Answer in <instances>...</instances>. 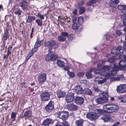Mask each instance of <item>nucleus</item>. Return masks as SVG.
Listing matches in <instances>:
<instances>
[{
	"label": "nucleus",
	"mask_w": 126,
	"mask_h": 126,
	"mask_svg": "<svg viewBox=\"0 0 126 126\" xmlns=\"http://www.w3.org/2000/svg\"><path fill=\"white\" fill-rule=\"evenodd\" d=\"M111 73L108 70H106L102 73V75L106 76L107 78H110L112 77L116 73V71L118 70H126V60H121L119 62L118 64L117 65L115 64L113 67L111 69Z\"/></svg>",
	"instance_id": "nucleus-1"
},
{
	"label": "nucleus",
	"mask_w": 126,
	"mask_h": 126,
	"mask_svg": "<svg viewBox=\"0 0 126 126\" xmlns=\"http://www.w3.org/2000/svg\"><path fill=\"white\" fill-rule=\"evenodd\" d=\"M104 110L101 109L96 110V113H95L99 115L100 114L105 115L108 113L116 112L119 109V107L117 105H113L110 104H108L104 105Z\"/></svg>",
	"instance_id": "nucleus-2"
},
{
	"label": "nucleus",
	"mask_w": 126,
	"mask_h": 126,
	"mask_svg": "<svg viewBox=\"0 0 126 126\" xmlns=\"http://www.w3.org/2000/svg\"><path fill=\"white\" fill-rule=\"evenodd\" d=\"M112 68V67H111V66H104L103 67V71H102V72H101L100 73V75L101 76H105V78L107 79H110L111 78L112 80L113 81H119L120 79V77H118V76L116 77H114V76L115 75H117L116 74H117V72L118 71H116V73H115V74L113 75L112 77L110 78H107L106 77V76L103 75H102L101 73L102 72L105 71H106V70H108L110 72V73H111V69Z\"/></svg>",
	"instance_id": "nucleus-3"
},
{
	"label": "nucleus",
	"mask_w": 126,
	"mask_h": 126,
	"mask_svg": "<svg viewBox=\"0 0 126 126\" xmlns=\"http://www.w3.org/2000/svg\"><path fill=\"white\" fill-rule=\"evenodd\" d=\"M103 96L98 98L95 100V102L97 104H101L107 102L108 100V98L106 96L107 94L106 93L102 94Z\"/></svg>",
	"instance_id": "nucleus-4"
},
{
	"label": "nucleus",
	"mask_w": 126,
	"mask_h": 126,
	"mask_svg": "<svg viewBox=\"0 0 126 126\" xmlns=\"http://www.w3.org/2000/svg\"><path fill=\"white\" fill-rule=\"evenodd\" d=\"M57 114L58 117L63 120L66 119L69 116L68 112L64 111H59L57 112Z\"/></svg>",
	"instance_id": "nucleus-5"
},
{
	"label": "nucleus",
	"mask_w": 126,
	"mask_h": 126,
	"mask_svg": "<svg viewBox=\"0 0 126 126\" xmlns=\"http://www.w3.org/2000/svg\"><path fill=\"white\" fill-rule=\"evenodd\" d=\"M46 46L49 47L48 51L49 52L52 50V47H54L55 48L57 47V44L56 42L54 40H51L48 42H46L45 43Z\"/></svg>",
	"instance_id": "nucleus-6"
},
{
	"label": "nucleus",
	"mask_w": 126,
	"mask_h": 126,
	"mask_svg": "<svg viewBox=\"0 0 126 126\" xmlns=\"http://www.w3.org/2000/svg\"><path fill=\"white\" fill-rule=\"evenodd\" d=\"M118 93H123L126 92V84H120L117 86L116 89Z\"/></svg>",
	"instance_id": "nucleus-7"
},
{
	"label": "nucleus",
	"mask_w": 126,
	"mask_h": 126,
	"mask_svg": "<svg viewBox=\"0 0 126 126\" xmlns=\"http://www.w3.org/2000/svg\"><path fill=\"white\" fill-rule=\"evenodd\" d=\"M99 117V115L94 112H89L86 114V118L92 120L96 119Z\"/></svg>",
	"instance_id": "nucleus-8"
},
{
	"label": "nucleus",
	"mask_w": 126,
	"mask_h": 126,
	"mask_svg": "<svg viewBox=\"0 0 126 126\" xmlns=\"http://www.w3.org/2000/svg\"><path fill=\"white\" fill-rule=\"evenodd\" d=\"M57 56L54 54L52 52H50L46 55V60L47 61L50 60L53 61L57 58Z\"/></svg>",
	"instance_id": "nucleus-9"
},
{
	"label": "nucleus",
	"mask_w": 126,
	"mask_h": 126,
	"mask_svg": "<svg viewBox=\"0 0 126 126\" xmlns=\"http://www.w3.org/2000/svg\"><path fill=\"white\" fill-rule=\"evenodd\" d=\"M40 96L41 100L43 101H47L50 98L49 94L47 92H44L42 93Z\"/></svg>",
	"instance_id": "nucleus-10"
},
{
	"label": "nucleus",
	"mask_w": 126,
	"mask_h": 126,
	"mask_svg": "<svg viewBox=\"0 0 126 126\" xmlns=\"http://www.w3.org/2000/svg\"><path fill=\"white\" fill-rule=\"evenodd\" d=\"M68 33L66 32H63L61 33V35L58 37V40L60 42L64 41L66 38L68 37Z\"/></svg>",
	"instance_id": "nucleus-11"
},
{
	"label": "nucleus",
	"mask_w": 126,
	"mask_h": 126,
	"mask_svg": "<svg viewBox=\"0 0 126 126\" xmlns=\"http://www.w3.org/2000/svg\"><path fill=\"white\" fill-rule=\"evenodd\" d=\"M101 64H98L97 65V67L98 68L97 69H95L93 68L90 69V72H94L95 74H100L101 72L103 71L102 69L101 72L100 73V69L101 68Z\"/></svg>",
	"instance_id": "nucleus-12"
},
{
	"label": "nucleus",
	"mask_w": 126,
	"mask_h": 126,
	"mask_svg": "<svg viewBox=\"0 0 126 126\" xmlns=\"http://www.w3.org/2000/svg\"><path fill=\"white\" fill-rule=\"evenodd\" d=\"M74 96L73 93H69L66 95L65 97L66 101L67 103H70L73 100Z\"/></svg>",
	"instance_id": "nucleus-13"
},
{
	"label": "nucleus",
	"mask_w": 126,
	"mask_h": 126,
	"mask_svg": "<svg viewBox=\"0 0 126 126\" xmlns=\"http://www.w3.org/2000/svg\"><path fill=\"white\" fill-rule=\"evenodd\" d=\"M54 108L53 103L50 102L45 107L46 110L48 112H51Z\"/></svg>",
	"instance_id": "nucleus-14"
},
{
	"label": "nucleus",
	"mask_w": 126,
	"mask_h": 126,
	"mask_svg": "<svg viewBox=\"0 0 126 126\" xmlns=\"http://www.w3.org/2000/svg\"><path fill=\"white\" fill-rule=\"evenodd\" d=\"M46 76L45 74L43 73L39 75L38 77V81L40 83L44 82L46 80Z\"/></svg>",
	"instance_id": "nucleus-15"
},
{
	"label": "nucleus",
	"mask_w": 126,
	"mask_h": 126,
	"mask_svg": "<svg viewBox=\"0 0 126 126\" xmlns=\"http://www.w3.org/2000/svg\"><path fill=\"white\" fill-rule=\"evenodd\" d=\"M111 53L112 54H115L116 56L117 57H118V58L119 59H121L122 58L123 56V55L122 54H118V52L117 50V48L116 47H113L111 49Z\"/></svg>",
	"instance_id": "nucleus-16"
},
{
	"label": "nucleus",
	"mask_w": 126,
	"mask_h": 126,
	"mask_svg": "<svg viewBox=\"0 0 126 126\" xmlns=\"http://www.w3.org/2000/svg\"><path fill=\"white\" fill-rule=\"evenodd\" d=\"M75 103L78 105H81L83 103L84 99L81 97L77 96L75 99Z\"/></svg>",
	"instance_id": "nucleus-17"
},
{
	"label": "nucleus",
	"mask_w": 126,
	"mask_h": 126,
	"mask_svg": "<svg viewBox=\"0 0 126 126\" xmlns=\"http://www.w3.org/2000/svg\"><path fill=\"white\" fill-rule=\"evenodd\" d=\"M107 79L105 77L103 79L101 77H96L94 81L96 83H98V84H101L106 82Z\"/></svg>",
	"instance_id": "nucleus-18"
},
{
	"label": "nucleus",
	"mask_w": 126,
	"mask_h": 126,
	"mask_svg": "<svg viewBox=\"0 0 126 126\" xmlns=\"http://www.w3.org/2000/svg\"><path fill=\"white\" fill-rule=\"evenodd\" d=\"M53 121L51 119L47 118L44 120L43 123V125L45 126H48L49 125L53 124Z\"/></svg>",
	"instance_id": "nucleus-19"
},
{
	"label": "nucleus",
	"mask_w": 126,
	"mask_h": 126,
	"mask_svg": "<svg viewBox=\"0 0 126 126\" xmlns=\"http://www.w3.org/2000/svg\"><path fill=\"white\" fill-rule=\"evenodd\" d=\"M27 2L26 0H22L20 3L19 5L22 9H26L27 6Z\"/></svg>",
	"instance_id": "nucleus-20"
},
{
	"label": "nucleus",
	"mask_w": 126,
	"mask_h": 126,
	"mask_svg": "<svg viewBox=\"0 0 126 126\" xmlns=\"http://www.w3.org/2000/svg\"><path fill=\"white\" fill-rule=\"evenodd\" d=\"M119 2L118 0H111L109 2V5L113 7H115Z\"/></svg>",
	"instance_id": "nucleus-21"
},
{
	"label": "nucleus",
	"mask_w": 126,
	"mask_h": 126,
	"mask_svg": "<svg viewBox=\"0 0 126 126\" xmlns=\"http://www.w3.org/2000/svg\"><path fill=\"white\" fill-rule=\"evenodd\" d=\"M67 107L69 109L72 110H76L78 109V107L77 106L73 104L67 105Z\"/></svg>",
	"instance_id": "nucleus-22"
},
{
	"label": "nucleus",
	"mask_w": 126,
	"mask_h": 126,
	"mask_svg": "<svg viewBox=\"0 0 126 126\" xmlns=\"http://www.w3.org/2000/svg\"><path fill=\"white\" fill-rule=\"evenodd\" d=\"M75 89L76 92L77 94H81L83 93V91L82 88L79 85L76 86Z\"/></svg>",
	"instance_id": "nucleus-23"
},
{
	"label": "nucleus",
	"mask_w": 126,
	"mask_h": 126,
	"mask_svg": "<svg viewBox=\"0 0 126 126\" xmlns=\"http://www.w3.org/2000/svg\"><path fill=\"white\" fill-rule=\"evenodd\" d=\"M109 113L107 112V113L104 115L105 116L102 117L101 119L103 120L105 122L109 121L110 120V117L109 116Z\"/></svg>",
	"instance_id": "nucleus-24"
},
{
	"label": "nucleus",
	"mask_w": 126,
	"mask_h": 126,
	"mask_svg": "<svg viewBox=\"0 0 126 126\" xmlns=\"http://www.w3.org/2000/svg\"><path fill=\"white\" fill-rule=\"evenodd\" d=\"M84 120L82 119H80L76 121L75 123L77 126H83Z\"/></svg>",
	"instance_id": "nucleus-25"
},
{
	"label": "nucleus",
	"mask_w": 126,
	"mask_h": 126,
	"mask_svg": "<svg viewBox=\"0 0 126 126\" xmlns=\"http://www.w3.org/2000/svg\"><path fill=\"white\" fill-rule=\"evenodd\" d=\"M83 92L85 94L87 95H90L92 93V91L91 90L88 88L84 89L83 91Z\"/></svg>",
	"instance_id": "nucleus-26"
},
{
	"label": "nucleus",
	"mask_w": 126,
	"mask_h": 126,
	"mask_svg": "<svg viewBox=\"0 0 126 126\" xmlns=\"http://www.w3.org/2000/svg\"><path fill=\"white\" fill-rule=\"evenodd\" d=\"M57 95L58 97L59 98H60L64 97L65 95V94L64 92L60 91L57 93Z\"/></svg>",
	"instance_id": "nucleus-27"
},
{
	"label": "nucleus",
	"mask_w": 126,
	"mask_h": 126,
	"mask_svg": "<svg viewBox=\"0 0 126 126\" xmlns=\"http://www.w3.org/2000/svg\"><path fill=\"white\" fill-rule=\"evenodd\" d=\"M57 63L59 66L61 67H63L65 64L63 61L60 60H58L57 61Z\"/></svg>",
	"instance_id": "nucleus-28"
},
{
	"label": "nucleus",
	"mask_w": 126,
	"mask_h": 126,
	"mask_svg": "<svg viewBox=\"0 0 126 126\" xmlns=\"http://www.w3.org/2000/svg\"><path fill=\"white\" fill-rule=\"evenodd\" d=\"M32 115V111L31 110H29L25 112L23 116L24 117H30Z\"/></svg>",
	"instance_id": "nucleus-29"
},
{
	"label": "nucleus",
	"mask_w": 126,
	"mask_h": 126,
	"mask_svg": "<svg viewBox=\"0 0 126 126\" xmlns=\"http://www.w3.org/2000/svg\"><path fill=\"white\" fill-rule=\"evenodd\" d=\"M118 8L120 10L126 9V5H119L118 6Z\"/></svg>",
	"instance_id": "nucleus-30"
},
{
	"label": "nucleus",
	"mask_w": 126,
	"mask_h": 126,
	"mask_svg": "<svg viewBox=\"0 0 126 126\" xmlns=\"http://www.w3.org/2000/svg\"><path fill=\"white\" fill-rule=\"evenodd\" d=\"M35 22L38 26H41L42 25L43 21L42 20L39 19H37L36 20Z\"/></svg>",
	"instance_id": "nucleus-31"
},
{
	"label": "nucleus",
	"mask_w": 126,
	"mask_h": 126,
	"mask_svg": "<svg viewBox=\"0 0 126 126\" xmlns=\"http://www.w3.org/2000/svg\"><path fill=\"white\" fill-rule=\"evenodd\" d=\"M22 12V11L20 9H16L14 12L16 15H21Z\"/></svg>",
	"instance_id": "nucleus-32"
},
{
	"label": "nucleus",
	"mask_w": 126,
	"mask_h": 126,
	"mask_svg": "<svg viewBox=\"0 0 126 126\" xmlns=\"http://www.w3.org/2000/svg\"><path fill=\"white\" fill-rule=\"evenodd\" d=\"M96 2L95 0H92L88 1L87 3V5L89 6H91L94 4Z\"/></svg>",
	"instance_id": "nucleus-33"
},
{
	"label": "nucleus",
	"mask_w": 126,
	"mask_h": 126,
	"mask_svg": "<svg viewBox=\"0 0 126 126\" xmlns=\"http://www.w3.org/2000/svg\"><path fill=\"white\" fill-rule=\"evenodd\" d=\"M87 72L86 74V76L87 78L88 79H91L93 76L92 74L90 73L91 72Z\"/></svg>",
	"instance_id": "nucleus-34"
},
{
	"label": "nucleus",
	"mask_w": 126,
	"mask_h": 126,
	"mask_svg": "<svg viewBox=\"0 0 126 126\" xmlns=\"http://www.w3.org/2000/svg\"><path fill=\"white\" fill-rule=\"evenodd\" d=\"M11 118L13 119L12 121H15L16 116V113L14 112H12L11 114Z\"/></svg>",
	"instance_id": "nucleus-35"
},
{
	"label": "nucleus",
	"mask_w": 126,
	"mask_h": 126,
	"mask_svg": "<svg viewBox=\"0 0 126 126\" xmlns=\"http://www.w3.org/2000/svg\"><path fill=\"white\" fill-rule=\"evenodd\" d=\"M79 24L75 22L72 25V28L73 29H78L79 27Z\"/></svg>",
	"instance_id": "nucleus-36"
},
{
	"label": "nucleus",
	"mask_w": 126,
	"mask_h": 126,
	"mask_svg": "<svg viewBox=\"0 0 126 126\" xmlns=\"http://www.w3.org/2000/svg\"><path fill=\"white\" fill-rule=\"evenodd\" d=\"M67 74L70 77L73 78L75 76V74L74 73L70 72L69 71L67 72Z\"/></svg>",
	"instance_id": "nucleus-37"
},
{
	"label": "nucleus",
	"mask_w": 126,
	"mask_h": 126,
	"mask_svg": "<svg viewBox=\"0 0 126 126\" xmlns=\"http://www.w3.org/2000/svg\"><path fill=\"white\" fill-rule=\"evenodd\" d=\"M83 19L82 16L79 17L78 18V22L79 24H82L83 23Z\"/></svg>",
	"instance_id": "nucleus-38"
},
{
	"label": "nucleus",
	"mask_w": 126,
	"mask_h": 126,
	"mask_svg": "<svg viewBox=\"0 0 126 126\" xmlns=\"http://www.w3.org/2000/svg\"><path fill=\"white\" fill-rule=\"evenodd\" d=\"M41 41H38L35 43L34 46L38 48V47L41 45Z\"/></svg>",
	"instance_id": "nucleus-39"
},
{
	"label": "nucleus",
	"mask_w": 126,
	"mask_h": 126,
	"mask_svg": "<svg viewBox=\"0 0 126 126\" xmlns=\"http://www.w3.org/2000/svg\"><path fill=\"white\" fill-rule=\"evenodd\" d=\"M85 9L84 7H82L80 8L79 10V13L80 14H81L84 12Z\"/></svg>",
	"instance_id": "nucleus-40"
},
{
	"label": "nucleus",
	"mask_w": 126,
	"mask_h": 126,
	"mask_svg": "<svg viewBox=\"0 0 126 126\" xmlns=\"http://www.w3.org/2000/svg\"><path fill=\"white\" fill-rule=\"evenodd\" d=\"M9 32L7 31L5 32L4 35V39L6 40L9 37Z\"/></svg>",
	"instance_id": "nucleus-41"
},
{
	"label": "nucleus",
	"mask_w": 126,
	"mask_h": 126,
	"mask_svg": "<svg viewBox=\"0 0 126 126\" xmlns=\"http://www.w3.org/2000/svg\"><path fill=\"white\" fill-rule=\"evenodd\" d=\"M119 100H120V102L122 103H124L126 102V99L125 98H124L122 96H120L118 97Z\"/></svg>",
	"instance_id": "nucleus-42"
},
{
	"label": "nucleus",
	"mask_w": 126,
	"mask_h": 126,
	"mask_svg": "<svg viewBox=\"0 0 126 126\" xmlns=\"http://www.w3.org/2000/svg\"><path fill=\"white\" fill-rule=\"evenodd\" d=\"M12 48V47L11 46H10L8 47V49L7 51V54L8 55V56L11 53V51Z\"/></svg>",
	"instance_id": "nucleus-43"
},
{
	"label": "nucleus",
	"mask_w": 126,
	"mask_h": 126,
	"mask_svg": "<svg viewBox=\"0 0 126 126\" xmlns=\"http://www.w3.org/2000/svg\"><path fill=\"white\" fill-rule=\"evenodd\" d=\"M94 88L95 91L97 93L101 91V90L100 87L96 86L94 87Z\"/></svg>",
	"instance_id": "nucleus-44"
},
{
	"label": "nucleus",
	"mask_w": 126,
	"mask_h": 126,
	"mask_svg": "<svg viewBox=\"0 0 126 126\" xmlns=\"http://www.w3.org/2000/svg\"><path fill=\"white\" fill-rule=\"evenodd\" d=\"M75 36L73 34L70 35L68 36V39L69 40H72L75 38Z\"/></svg>",
	"instance_id": "nucleus-45"
},
{
	"label": "nucleus",
	"mask_w": 126,
	"mask_h": 126,
	"mask_svg": "<svg viewBox=\"0 0 126 126\" xmlns=\"http://www.w3.org/2000/svg\"><path fill=\"white\" fill-rule=\"evenodd\" d=\"M122 47L121 46H118L117 50L118 53L120 52V53H122L124 51L123 50L121 49Z\"/></svg>",
	"instance_id": "nucleus-46"
},
{
	"label": "nucleus",
	"mask_w": 126,
	"mask_h": 126,
	"mask_svg": "<svg viewBox=\"0 0 126 126\" xmlns=\"http://www.w3.org/2000/svg\"><path fill=\"white\" fill-rule=\"evenodd\" d=\"M115 59V56H113L112 57L109 59L108 60V61L110 63H112L114 61Z\"/></svg>",
	"instance_id": "nucleus-47"
},
{
	"label": "nucleus",
	"mask_w": 126,
	"mask_h": 126,
	"mask_svg": "<svg viewBox=\"0 0 126 126\" xmlns=\"http://www.w3.org/2000/svg\"><path fill=\"white\" fill-rule=\"evenodd\" d=\"M62 126H70L67 122L65 121L62 123Z\"/></svg>",
	"instance_id": "nucleus-48"
},
{
	"label": "nucleus",
	"mask_w": 126,
	"mask_h": 126,
	"mask_svg": "<svg viewBox=\"0 0 126 126\" xmlns=\"http://www.w3.org/2000/svg\"><path fill=\"white\" fill-rule=\"evenodd\" d=\"M32 16H28V18L27 20V22L29 23H30L32 21Z\"/></svg>",
	"instance_id": "nucleus-49"
},
{
	"label": "nucleus",
	"mask_w": 126,
	"mask_h": 126,
	"mask_svg": "<svg viewBox=\"0 0 126 126\" xmlns=\"http://www.w3.org/2000/svg\"><path fill=\"white\" fill-rule=\"evenodd\" d=\"M122 32L120 30H117L116 31V34L117 35H121L122 34Z\"/></svg>",
	"instance_id": "nucleus-50"
},
{
	"label": "nucleus",
	"mask_w": 126,
	"mask_h": 126,
	"mask_svg": "<svg viewBox=\"0 0 126 126\" xmlns=\"http://www.w3.org/2000/svg\"><path fill=\"white\" fill-rule=\"evenodd\" d=\"M20 86L21 87H24L25 88H26L27 87V85H26L25 82H22L20 85Z\"/></svg>",
	"instance_id": "nucleus-51"
},
{
	"label": "nucleus",
	"mask_w": 126,
	"mask_h": 126,
	"mask_svg": "<svg viewBox=\"0 0 126 126\" xmlns=\"http://www.w3.org/2000/svg\"><path fill=\"white\" fill-rule=\"evenodd\" d=\"M72 18L73 22L74 23L76 21L77 18L75 16H72Z\"/></svg>",
	"instance_id": "nucleus-52"
},
{
	"label": "nucleus",
	"mask_w": 126,
	"mask_h": 126,
	"mask_svg": "<svg viewBox=\"0 0 126 126\" xmlns=\"http://www.w3.org/2000/svg\"><path fill=\"white\" fill-rule=\"evenodd\" d=\"M84 75V74L82 72H80L78 74V76L79 77H82Z\"/></svg>",
	"instance_id": "nucleus-53"
},
{
	"label": "nucleus",
	"mask_w": 126,
	"mask_h": 126,
	"mask_svg": "<svg viewBox=\"0 0 126 126\" xmlns=\"http://www.w3.org/2000/svg\"><path fill=\"white\" fill-rule=\"evenodd\" d=\"M83 28V25H80L79 26V27L78 28V30L79 31H81Z\"/></svg>",
	"instance_id": "nucleus-54"
},
{
	"label": "nucleus",
	"mask_w": 126,
	"mask_h": 126,
	"mask_svg": "<svg viewBox=\"0 0 126 126\" xmlns=\"http://www.w3.org/2000/svg\"><path fill=\"white\" fill-rule=\"evenodd\" d=\"M38 48L36 47H34V48H32L31 50L33 52L35 53V52H36L38 49Z\"/></svg>",
	"instance_id": "nucleus-55"
},
{
	"label": "nucleus",
	"mask_w": 126,
	"mask_h": 126,
	"mask_svg": "<svg viewBox=\"0 0 126 126\" xmlns=\"http://www.w3.org/2000/svg\"><path fill=\"white\" fill-rule=\"evenodd\" d=\"M38 17L41 19H43L44 18L43 16L40 14H38Z\"/></svg>",
	"instance_id": "nucleus-56"
},
{
	"label": "nucleus",
	"mask_w": 126,
	"mask_h": 126,
	"mask_svg": "<svg viewBox=\"0 0 126 126\" xmlns=\"http://www.w3.org/2000/svg\"><path fill=\"white\" fill-rule=\"evenodd\" d=\"M77 10L76 9H75L74 11H72V13L74 15V16L76 15L77 14Z\"/></svg>",
	"instance_id": "nucleus-57"
},
{
	"label": "nucleus",
	"mask_w": 126,
	"mask_h": 126,
	"mask_svg": "<svg viewBox=\"0 0 126 126\" xmlns=\"http://www.w3.org/2000/svg\"><path fill=\"white\" fill-rule=\"evenodd\" d=\"M37 88V87L36 86H35L33 88H31L30 89V91L31 92H32L34 89L36 90Z\"/></svg>",
	"instance_id": "nucleus-58"
},
{
	"label": "nucleus",
	"mask_w": 126,
	"mask_h": 126,
	"mask_svg": "<svg viewBox=\"0 0 126 126\" xmlns=\"http://www.w3.org/2000/svg\"><path fill=\"white\" fill-rule=\"evenodd\" d=\"M34 53L32 50L29 53V54L31 56H32Z\"/></svg>",
	"instance_id": "nucleus-59"
},
{
	"label": "nucleus",
	"mask_w": 126,
	"mask_h": 126,
	"mask_svg": "<svg viewBox=\"0 0 126 126\" xmlns=\"http://www.w3.org/2000/svg\"><path fill=\"white\" fill-rule=\"evenodd\" d=\"M120 123L119 122H117L114 124L112 126H118Z\"/></svg>",
	"instance_id": "nucleus-60"
},
{
	"label": "nucleus",
	"mask_w": 126,
	"mask_h": 126,
	"mask_svg": "<svg viewBox=\"0 0 126 126\" xmlns=\"http://www.w3.org/2000/svg\"><path fill=\"white\" fill-rule=\"evenodd\" d=\"M69 67L67 66L65 67L64 68V69L65 70L67 71H69L68 70H69Z\"/></svg>",
	"instance_id": "nucleus-61"
},
{
	"label": "nucleus",
	"mask_w": 126,
	"mask_h": 126,
	"mask_svg": "<svg viewBox=\"0 0 126 126\" xmlns=\"http://www.w3.org/2000/svg\"><path fill=\"white\" fill-rule=\"evenodd\" d=\"M123 25L124 26H126V20H124L122 21Z\"/></svg>",
	"instance_id": "nucleus-62"
},
{
	"label": "nucleus",
	"mask_w": 126,
	"mask_h": 126,
	"mask_svg": "<svg viewBox=\"0 0 126 126\" xmlns=\"http://www.w3.org/2000/svg\"><path fill=\"white\" fill-rule=\"evenodd\" d=\"M84 4V2L83 1H81L79 3L78 5L79 6H80Z\"/></svg>",
	"instance_id": "nucleus-63"
},
{
	"label": "nucleus",
	"mask_w": 126,
	"mask_h": 126,
	"mask_svg": "<svg viewBox=\"0 0 126 126\" xmlns=\"http://www.w3.org/2000/svg\"><path fill=\"white\" fill-rule=\"evenodd\" d=\"M8 55H7V54L5 55H4L3 56V59H6L8 58Z\"/></svg>",
	"instance_id": "nucleus-64"
}]
</instances>
